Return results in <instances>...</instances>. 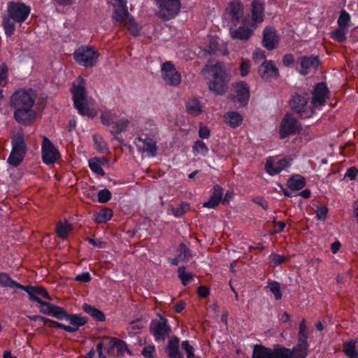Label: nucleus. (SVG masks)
Masks as SVG:
<instances>
[{
  "mask_svg": "<svg viewBox=\"0 0 358 358\" xmlns=\"http://www.w3.org/2000/svg\"><path fill=\"white\" fill-rule=\"evenodd\" d=\"M308 348V342L301 341H297L292 349L280 344L274 345L273 349L257 344L253 348L252 358H306Z\"/></svg>",
  "mask_w": 358,
  "mask_h": 358,
  "instance_id": "obj_1",
  "label": "nucleus"
},
{
  "mask_svg": "<svg viewBox=\"0 0 358 358\" xmlns=\"http://www.w3.org/2000/svg\"><path fill=\"white\" fill-rule=\"evenodd\" d=\"M50 316L58 320H66L71 325H66L59 322L58 329L64 330L69 333L76 332L80 327L85 325L88 320L86 317L80 314L69 313L63 307L57 306Z\"/></svg>",
  "mask_w": 358,
  "mask_h": 358,
  "instance_id": "obj_2",
  "label": "nucleus"
},
{
  "mask_svg": "<svg viewBox=\"0 0 358 358\" xmlns=\"http://www.w3.org/2000/svg\"><path fill=\"white\" fill-rule=\"evenodd\" d=\"M22 290L25 291L28 294L31 301L37 302L41 305L40 312L42 314L50 316L55 308L57 307V305L45 301L38 297V296H41L46 299L52 300L48 292L43 287L23 285Z\"/></svg>",
  "mask_w": 358,
  "mask_h": 358,
  "instance_id": "obj_3",
  "label": "nucleus"
},
{
  "mask_svg": "<svg viewBox=\"0 0 358 358\" xmlns=\"http://www.w3.org/2000/svg\"><path fill=\"white\" fill-rule=\"evenodd\" d=\"M212 79L208 83L209 90L215 94L222 95L227 90V75L223 63L217 62L211 68Z\"/></svg>",
  "mask_w": 358,
  "mask_h": 358,
  "instance_id": "obj_4",
  "label": "nucleus"
},
{
  "mask_svg": "<svg viewBox=\"0 0 358 358\" xmlns=\"http://www.w3.org/2000/svg\"><path fill=\"white\" fill-rule=\"evenodd\" d=\"M290 109L294 113L299 114L302 118H308L315 114L312 106H308V94L306 92H296L292 94L289 100Z\"/></svg>",
  "mask_w": 358,
  "mask_h": 358,
  "instance_id": "obj_5",
  "label": "nucleus"
},
{
  "mask_svg": "<svg viewBox=\"0 0 358 358\" xmlns=\"http://www.w3.org/2000/svg\"><path fill=\"white\" fill-rule=\"evenodd\" d=\"M99 56V52L90 45H81L73 52L76 62L85 68L95 66Z\"/></svg>",
  "mask_w": 358,
  "mask_h": 358,
  "instance_id": "obj_6",
  "label": "nucleus"
},
{
  "mask_svg": "<svg viewBox=\"0 0 358 358\" xmlns=\"http://www.w3.org/2000/svg\"><path fill=\"white\" fill-rule=\"evenodd\" d=\"M82 82L84 85H74L71 90L73 106L80 115L92 117L94 116L93 112L86 104L87 92L85 87V80L82 79Z\"/></svg>",
  "mask_w": 358,
  "mask_h": 358,
  "instance_id": "obj_7",
  "label": "nucleus"
},
{
  "mask_svg": "<svg viewBox=\"0 0 358 358\" xmlns=\"http://www.w3.org/2000/svg\"><path fill=\"white\" fill-rule=\"evenodd\" d=\"M301 130V124L291 113H286L280 124L279 135L281 139L295 135Z\"/></svg>",
  "mask_w": 358,
  "mask_h": 358,
  "instance_id": "obj_8",
  "label": "nucleus"
},
{
  "mask_svg": "<svg viewBox=\"0 0 358 358\" xmlns=\"http://www.w3.org/2000/svg\"><path fill=\"white\" fill-rule=\"evenodd\" d=\"M8 16L17 23L24 22L31 12V8L21 1H9L7 6Z\"/></svg>",
  "mask_w": 358,
  "mask_h": 358,
  "instance_id": "obj_9",
  "label": "nucleus"
},
{
  "mask_svg": "<svg viewBox=\"0 0 358 358\" xmlns=\"http://www.w3.org/2000/svg\"><path fill=\"white\" fill-rule=\"evenodd\" d=\"M159 8V16L165 21L174 18L180 11V0H155Z\"/></svg>",
  "mask_w": 358,
  "mask_h": 358,
  "instance_id": "obj_10",
  "label": "nucleus"
},
{
  "mask_svg": "<svg viewBox=\"0 0 358 358\" xmlns=\"http://www.w3.org/2000/svg\"><path fill=\"white\" fill-rule=\"evenodd\" d=\"M251 18L243 20V24L256 27L262 23L265 18V3L262 0H252L250 4Z\"/></svg>",
  "mask_w": 358,
  "mask_h": 358,
  "instance_id": "obj_11",
  "label": "nucleus"
},
{
  "mask_svg": "<svg viewBox=\"0 0 358 358\" xmlns=\"http://www.w3.org/2000/svg\"><path fill=\"white\" fill-rule=\"evenodd\" d=\"M149 329L157 342L164 341L171 332V328L168 324L167 319L162 316L160 317V320H152L150 322Z\"/></svg>",
  "mask_w": 358,
  "mask_h": 358,
  "instance_id": "obj_12",
  "label": "nucleus"
},
{
  "mask_svg": "<svg viewBox=\"0 0 358 358\" xmlns=\"http://www.w3.org/2000/svg\"><path fill=\"white\" fill-rule=\"evenodd\" d=\"M35 102V96L32 90H20L14 93L10 99V106L16 108H32Z\"/></svg>",
  "mask_w": 358,
  "mask_h": 358,
  "instance_id": "obj_13",
  "label": "nucleus"
},
{
  "mask_svg": "<svg viewBox=\"0 0 358 358\" xmlns=\"http://www.w3.org/2000/svg\"><path fill=\"white\" fill-rule=\"evenodd\" d=\"M329 96V90L325 83H317L312 91V99L310 101L312 108L315 109L324 106Z\"/></svg>",
  "mask_w": 358,
  "mask_h": 358,
  "instance_id": "obj_14",
  "label": "nucleus"
},
{
  "mask_svg": "<svg viewBox=\"0 0 358 358\" xmlns=\"http://www.w3.org/2000/svg\"><path fill=\"white\" fill-rule=\"evenodd\" d=\"M41 152L43 162L47 165L55 164L60 157L59 150L52 142L45 136L43 138Z\"/></svg>",
  "mask_w": 358,
  "mask_h": 358,
  "instance_id": "obj_15",
  "label": "nucleus"
},
{
  "mask_svg": "<svg viewBox=\"0 0 358 358\" xmlns=\"http://www.w3.org/2000/svg\"><path fill=\"white\" fill-rule=\"evenodd\" d=\"M162 76L165 83L171 86H178L181 82L180 73L170 62H166L162 64Z\"/></svg>",
  "mask_w": 358,
  "mask_h": 358,
  "instance_id": "obj_16",
  "label": "nucleus"
},
{
  "mask_svg": "<svg viewBox=\"0 0 358 358\" xmlns=\"http://www.w3.org/2000/svg\"><path fill=\"white\" fill-rule=\"evenodd\" d=\"M298 64L300 65L299 73L306 76L310 71H317L320 65V59L318 56H301L298 58Z\"/></svg>",
  "mask_w": 358,
  "mask_h": 358,
  "instance_id": "obj_17",
  "label": "nucleus"
},
{
  "mask_svg": "<svg viewBox=\"0 0 358 358\" xmlns=\"http://www.w3.org/2000/svg\"><path fill=\"white\" fill-rule=\"evenodd\" d=\"M259 75L263 80L269 82L278 78L279 71L273 60H266L259 69Z\"/></svg>",
  "mask_w": 358,
  "mask_h": 358,
  "instance_id": "obj_18",
  "label": "nucleus"
},
{
  "mask_svg": "<svg viewBox=\"0 0 358 358\" xmlns=\"http://www.w3.org/2000/svg\"><path fill=\"white\" fill-rule=\"evenodd\" d=\"M279 36L275 29L266 27L263 31L262 45L268 50L275 49L279 43Z\"/></svg>",
  "mask_w": 358,
  "mask_h": 358,
  "instance_id": "obj_19",
  "label": "nucleus"
},
{
  "mask_svg": "<svg viewBox=\"0 0 358 358\" xmlns=\"http://www.w3.org/2000/svg\"><path fill=\"white\" fill-rule=\"evenodd\" d=\"M234 88L236 93V101L242 107L246 106L250 96L249 85L245 81H239L234 85Z\"/></svg>",
  "mask_w": 358,
  "mask_h": 358,
  "instance_id": "obj_20",
  "label": "nucleus"
},
{
  "mask_svg": "<svg viewBox=\"0 0 358 358\" xmlns=\"http://www.w3.org/2000/svg\"><path fill=\"white\" fill-rule=\"evenodd\" d=\"M15 109L14 118L21 124L29 125L35 118L36 113L32 108H16Z\"/></svg>",
  "mask_w": 358,
  "mask_h": 358,
  "instance_id": "obj_21",
  "label": "nucleus"
},
{
  "mask_svg": "<svg viewBox=\"0 0 358 358\" xmlns=\"http://www.w3.org/2000/svg\"><path fill=\"white\" fill-rule=\"evenodd\" d=\"M106 339L108 341V343L106 344V350L108 352H110L111 350L115 348L118 357H123L125 352L130 355H131V352L125 341L117 338H106Z\"/></svg>",
  "mask_w": 358,
  "mask_h": 358,
  "instance_id": "obj_22",
  "label": "nucleus"
},
{
  "mask_svg": "<svg viewBox=\"0 0 358 358\" xmlns=\"http://www.w3.org/2000/svg\"><path fill=\"white\" fill-rule=\"evenodd\" d=\"M192 257V251L184 243H181L177 250V256L174 258L169 257L168 262L173 266H178L180 262H189Z\"/></svg>",
  "mask_w": 358,
  "mask_h": 358,
  "instance_id": "obj_23",
  "label": "nucleus"
},
{
  "mask_svg": "<svg viewBox=\"0 0 358 358\" xmlns=\"http://www.w3.org/2000/svg\"><path fill=\"white\" fill-rule=\"evenodd\" d=\"M187 113L193 117H197L203 113L204 106L201 99L198 97L189 98L185 102Z\"/></svg>",
  "mask_w": 358,
  "mask_h": 358,
  "instance_id": "obj_24",
  "label": "nucleus"
},
{
  "mask_svg": "<svg viewBox=\"0 0 358 358\" xmlns=\"http://www.w3.org/2000/svg\"><path fill=\"white\" fill-rule=\"evenodd\" d=\"M213 194L209 199L203 203V206L208 208H215L222 202L224 189L220 185H215L213 187Z\"/></svg>",
  "mask_w": 358,
  "mask_h": 358,
  "instance_id": "obj_25",
  "label": "nucleus"
},
{
  "mask_svg": "<svg viewBox=\"0 0 358 358\" xmlns=\"http://www.w3.org/2000/svg\"><path fill=\"white\" fill-rule=\"evenodd\" d=\"M289 166V162L285 158L278 160L276 163H273L271 160H267L265 164V171L270 176H275Z\"/></svg>",
  "mask_w": 358,
  "mask_h": 358,
  "instance_id": "obj_26",
  "label": "nucleus"
},
{
  "mask_svg": "<svg viewBox=\"0 0 358 358\" xmlns=\"http://www.w3.org/2000/svg\"><path fill=\"white\" fill-rule=\"evenodd\" d=\"M229 15L233 25L236 26L241 21L243 13V5L238 1H231L229 6Z\"/></svg>",
  "mask_w": 358,
  "mask_h": 358,
  "instance_id": "obj_27",
  "label": "nucleus"
},
{
  "mask_svg": "<svg viewBox=\"0 0 358 358\" xmlns=\"http://www.w3.org/2000/svg\"><path fill=\"white\" fill-rule=\"evenodd\" d=\"M165 351L169 358H184L180 350V338L178 336H173L168 341Z\"/></svg>",
  "mask_w": 358,
  "mask_h": 358,
  "instance_id": "obj_28",
  "label": "nucleus"
},
{
  "mask_svg": "<svg viewBox=\"0 0 358 358\" xmlns=\"http://www.w3.org/2000/svg\"><path fill=\"white\" fill-rule=\"evenodd\" d=\"M252 34L253 31L245 26H241L238 28H230V35L233 39L248 41Z\"/></svg>",
  "mask_w": 358,
  "mask_h": 358,
  "instance_id": "obj_29",
  "label": "nucleus"
},
{
  "mask_svg": "<svg viewBox=\"0 0 358 358\" xmlns=\"http://www.w3.org/2000/svg\"><path fill=\"white\" fill-rule=\"evenodd\" d=\"M12 150L10 152L19 153L25 155L27 145L22 134H17L11 141Z\"/></svg>",
  "mask_w": 358,
  "mask_h": 358,
  "instance_id": "obj_30",
  "label": "nucleus"
},
{
  "mask_svg": "<svg viewBox=\"0 0 358 358\" xmlns=\"http://www.w3.org/2000/svg\"><path fill=\"white\" fill-rule=\"evenodd\" d=\"M306 184L305 178L299 174L292 176L287 181V185L292 191L302 189L306 186Z\"/></svg>",
  "mask_w": 358,
  "mask_h": 358,
  "instance_id": "obj_31",
  "label": "nucleus"
},
{
  "mask_svg": "<svg viewBox=\"0 0 358 358\" xmlns=\"http://www.w3.org/2000/svg\"><path fill=\"white\" fill-rule=\"evenodd\" d=\"M224 120L231 127L236 128L242 124L243 117L236 111H229L224 114Z\"/></svg>",
  "mask_w": 358,
  "mask_h": 358,
  "instance_id": "obj_32",
  "label": "nucleus"
},
{
  "mask_svg": "<svg viewBox=\"0 0 358 358\" xmlns=\"http://www.w3.org/2000/svg\"><path fill=\"white\" fill-rule=\"evenodd\" d=\"M113 217V210L111 208L104 207L99 212L94 214V220L97 224L106 223L110 220Z\"/></svg>",
  "mask_w": 358,
  "mask_h": 358,
  "instance_id": "obj_33",
  "label": "nucleus"
},
{
  "mask_svg": "<svg viewBox=\"0 0 358 358\" xmlns=\"http://www.w3.org/2000/svg\"><path fill=\"white\" fill-rule=\"evenodd\" d=\"M0 285L3 287L17 288L22 289L23 285L13 280L8 273L0 272Z\"/></svg>",
  "mask_w": 358,
  "mask_h": 358,
  "instance_id": "obj_34",
  "label": "nucleus"
},
{
  "mask_svg": "<svg viewBox=\"0 0 358 358\" xmlns=\"http://www.w3.org/2000/svg\"><path fill=\"white\" fill-rule=\"evenodd\" d=\"M83 309L86 313L91 315L92 318L96 321L103 322L106 320V316L104 313L94 306L87 303H84L83 306Z\"/></svg>",
  "mask_w": 358,
  "mask_h": 358,
  "instance_id": "obj_35",
  "label": "nucleus"
},
{
  "mask_svg": "<svg viewBox=\"0 0 358 358\" xmlns=\"http://www.w3.org/2000/svg\"><path fill=\"white\" fill-rule=\"evenodd\" d=\"M138 139L143 143L142 151L147 152L150 157H155L157 155V144L155 141L150 138H146L143 141L141 138Z\"/></svg>",
  "mask_w": 358,
  "mask_h": 358,
  "instance_id": "obj_36",
  "label": "nucleus"
},
{
  "mask_svg": "<svg viewBox=\"0 0 358 358\" xmlns=\"http://www.w3.org/2000/svg\"><path fill=\"white\" fill-rule=\"evenodd\" d=\"M129 16L127 3L121 2L117 8L115 9L113 18L115 21L125 20Z\"/></svg>",
  "mask_w": 358,
  "mask_h": 358,
  "instance_id": "obj_37",
  "label": "nucleus"
},
{
  "mask_svg": "<svg viewBox=\"0 0 358 358\" xmlns=\"http://www.w3.org/2000/svg\"><path fill=\"white\" fill-rule=\"evenodd\" d=\"M15 22L10 17L8 16H4L3 17L2 20V26L3 27L5 34L8 37H10L12 35H13L15 30Z\"/></svg>",
  "mask_w": 358,
  "mask_h": 358,
  "instance_id": "obj_38",
  "label": "nucleus"
},
{
  "mask_svg": "<svg viewBox=\"0 0 358 358\" xmlns=\"http://www.w3.org/2000/svg\"><path fill=\"white\" fill-rule=\"evenodd\" d=\"M125 27L133 36L136 37L140 34L141 27L136 22L133 17L127 18Z\"/></svg>",
  "mask_w": 358,
  "mask_h": 358,
  "instance_id": "obj_39",
  "label": "nucleus"
},
{
  "mask_svg": "<svg viewBox=\"0 0 358 358\" xmlns=\"http://www.w3.org/2000/svg\"><path fill=\"white\" fill-rule=\"evenodd\" d=\"M266 288L274 295L275 299L278 301L282 299V294L280 289V284L275 280H269Z\"/></svg>",
  "mask_w": 358,
  "mask_h": 358,
  "instance_id": "obj_40",
  "label": "nucleus"
},
{
  "mask_svg": "<svg viewBox=\"0 0 358 358\" xmlns=\"http://www.w3.org/2000/svg\"><path fill=\"white\" fill-rule=\"evenodd\" d=\"M346 29L347 28L338 26V28L331 32V38L338 43H344L346 41Z\"/></svg>",
  "mask_w": 358,
  "mask_h": 358,
  "instance_id": "obj_41",
  "label": "nucleus"
},
{
  "mask_svg": "<svg viewBox=\"0 0 358 358\" xmlns=\"http://www.w3.org/2000/svg\"><path fill=\"white\" fill-rule=\"evenodd\" d=\"M208 150V146L201 140H196L192 146V151L194 155H201L206 156Z\"/></svg>",
  "mask_w": 358,
  "mask_h": 358,
  "instance_id": "obj_42",
  "label": "nucleus"
},
{
  "mask_svg": "<svg viewBox=\"0 0 358 358\" xmlns=\"http://www.w3.org/2000/svg\"><path fill=\"white\" fill-rule=\"evenodd\" d=\"M71 230L70 225L66 221V224H63L62 222H59L56 225V234L58 237L62 239L67 238L68 234Z\"/></svg>",
  "mask_w": 358,
  "mask_h": 358,
  "instance_id": "obj_43",
  "label": "nucleus"
},
{
  "mask_svg": "<svg viewBox=\"0 0 358 358\" xmlns=\"http://www.w3.org/2000/svg\"><path fill=\"white\" fill-rule=\"evenodd\" d=\"M186 267L182 266L178 269V276L184 286H187L190 280L193 279V275L190 272H186Z\"/></svg>",
  "mask_w": 358,
  "mask_h": 358,
  "instance_id": "obj_44",
  "label": "nucleus"
},
{
  "mask_svg": "<svg viewBox=\"0 0 358 358\" xmlns=\"http://www.w3.org/2000/svg\"><path fill=\"white\" fill-rule=\"evenodd\" d=\"M88 165L91 171L101 176L106 175L105 171L101 168L99 161L96 158H91L88 160Z\"/></svg>",
  "mask_w": 358,
  "mask_h": 358,
  "instance_id": "obj_45",
  "label": "nucleus"
},
{
  "mask_svg": "<svg viewBox=\"0 0 358 358\" xmlns=\"http://www.w3.org/2000/svg\"><path fill=\"white\" fill-rule=\"evenodd\" d=\"M308 334L306 327V321L303 319L299 327V332L297 335V341H308Z\"/></svg>",
  "mask_w": 358,
  "mask_h": 358,
  "instance_id": "obj_46",
  "label": "nucleus"
},
{
  "mask_svg": "<svg viewBox=\"0 0 358 358\" xmlns=\"http://www.w3.org/2000/svg\"><path fill=\"white\" fill-rule=\"evenodd\" d=\"M24 156L25 155L22 154L10 152L8 157L7 162L13 166H17L22 163Z\"/></svg>",
  "mask_w": 358,
  "mask_h": 358,
  "instance_id": "obj_47",
  "label": "nucleus"
},
{
  "mask_svg": "<svg viewBox=\"0 0 358 358\" xmlns=\"http://www.w3.org/2000/svg\"><path fill=\"white\" fill-rule=\"evenodd\" d=\"M141 355L144 358H157L156 348L153 344L148 345L142 349Z\"/></svg>",
  "mask_w": 358,
  "mask_h": 358,
  "instance_id": "obj_48",
  "label": "nucleus"
},
{
  "mask_svg": "<svg viewBox=\"0 0 358 358\" xmlns=\"http://www.w3.org/2000/svg\"><path fill=\"white\" fill-rule=\"evenodd\" d=\"M128 126V121L126 120H119L118 121L114 122L113 124V132L120 134L124 131Z\"/></svg>",
  "mask_w": 358,
  "mask_h": 358,
  "instance_id": "obj_49",
  "label": "nucleus"
},
{
  "mask_svg": "<svg viewBox=\"0 0 358 358\" xmlns=\"http://www.w3.org/2000/svg\"><path fill=\"white\" fill-rule=\"evenodd\" d=\"M350 20V14L346 10H342L337 21L338 26L348 28Z\"/></svg>",
  "mask_w": 358,
  "mask_h": 358,
  "instance_id": "obj_50",
  "label": "nucleus"
},
{
  "mask_svg": "<svg viewBox=\"0 0 358 358\" xmlns=\"http://www.w3.org/2000/svg\"><path fill=\"white\" fill-rule=\"evenodd\" d=\"M189 209L187 202H182L178 207L172 208V213L176 217H181Z\"/></svg>",
  "mask_w": 358,
  "mask_h": 358,
  "instance_id": "obj_51",
  "label": "nucleus"
},
{
  "mask_svg": "<svg viewBox=\"0 0 358 358\" xmlns=\"http://www.w3.org/2000/svg\"><path fill=\"white\" fill-rule=\"evenodd\" d=\"M181 348L186 352L187 358H195V349L190 345L189 341L186 340L181 343Z\"/></svg>",
  "mask_w": 358,
  "mask_h": 358,
  "instance_id": "obj_52",
  "label": "nucleus"
},
{
  "mask_svg": "<svg viewBox=\"0 0 358 358\" xmlns=\"http://www.w3.org/2000/svg\"><path fill=\"white\" fill-rule=\"evenodd\" d=\"M93 141L96 145V150L100 152H105V151L108 149L106 143L103 140V138L98 136H93Z\"/></svg>",
  "mask_w": 358,
  "mask_h": 358,
  "instance_id": "obj_53",
  "label": "nucleus"
},
{
  "mask_svg": "<svg viewBox=\"0 0 358 358\" xmlns=\"http://www.w3.org/2000/svg\"><path fill=\"white\" fill-rule=\"evenodd\" d=\"M114 117L113 113L109 110L103 111L101 115V122L106 126L113 125Z\"/></svg>",
  "mask_w": 358,
  "mask_h": 358,
  "instance_id": "obj_54",
  "label": "nucleus"
},
{
  "mask_svg": "<svg viewBox=\"0 0 358 358\" xmlns=\"http://www.w3.org/2000/svg\"><path fill=\"white\" fill-rule=\"evenodd\" d=\"M269 259L271 260V262L273 264V266L276 267L287 261V257L284 255L273 252L269 255Z\"/></svg>",
  "mask_w": 358,
  "mask_h": 358,
  "instance_id": "obj_55",
  "label": "nucleus"
},
{
  "mask_svg": "<svg viewBox=\"0 0 358 358\" xmlns=\"http://www.w3.org/2000/svg\"><path fill=\"white\" fill-rule=\"evenodd\" d=\"M112 198L111 192L106 188L102 189L98 192V201L99 203H106Z\"/></svg>",
  "mask_w": 358,
  "mask_h": 358,
  "instance_id": "obj_56",
  "label": "nucleus"
},
{
  "mask_svg": "<svg viewBox=\"0 0 358 358\" xmlns=\"http://www.w3.org/2000/svg\"><path fill=\"white\" fill-rule=\"evenodd\" d=\"M315 213L318 220L324 222L328 213V208L326 206H318L316 208Z\"/></svg>",
  "mask_w": 358,
  "mask_h": 358,
  "instance_id": "obj_57",
  "label": "nucleus"
},
{
  "mask_svg": "<svg viewBox=\"0 0 358 358\" xmlns=\"http://www.w3.org/2000/svg\"><path fill=\"white\" fill-rule=\"evenodd\" d=\"M250 69V61L247 59L243 58L240 64V73L242 77H245L248 75Z\"/></svg>",
  "mask_w": 358,
  "mask_h": 358,
  "instance_id": "obj_58",
  "label": "nucleus"
},
{
  "mask_svg": "<svg viewBox=\"0 0 358 358\" xmlns=\"http://www.w3.org/2000/svg\"><path fill=\"white\" fill-rule=\"evenodd\" d=\"M8 78V68L4 64H0V85H3L6 83Z\"/></svg>",
  "mask_w": 358,
  "mask_h": 358,
  "instance_id": "obj_59",
  "label": "nucleus"
},
{
  "mask_svg": "<svg viewBox=\"0 0 358 358\" xmlns=\"http://www.w3.org/2000/svg\"><path fill=\"white\" fill-rule=\"evenodd\" d=\"M37 321L42 322L44 324H48L50 327L58 329L59 322L48 317L39 315Z\"/></svg>",
  "mask_w": 358,
  "mask_h": 358,
  "instance_id": "obj_60",
  "label": "nucleus"
},
{
  "mask_svg": "<svg viewBox=\"0 0 358 358\" xmlns=\"http://www.w3.org/2000/svg\"><path fill=\"white\" fill-rule=\"evenodd\" d=\"M358 174V169L355 166L348 168L344 175V178H348L350 180H354L357 178Z\"/></svg>",
  "mask_w": 358,
  "mask_h": 358,
  "instance_id": "obj_61",
  "label": "nucleus"
},
{
  "mask_svg": "<svg viewBox=\"0 0 358 358\" xmlns=\"http://www.w3.org/2000/svg\"><path fill=\"white\" fill-rule=\"evenodd\" d=\"M355 350V342L350 341L343 343V351L345 355H348L349 353L353 352Z\"/></svg>",
  "mask_w": 358,
  "mask_h": 358,
  "instance_id": "obj_62",
  "label": "nucleus"
},
{
  "mask_svg": "<svg viewBox=\"0 0 358 358\" xmlns=\"http://www.w3.org/2000/svg\"><path fill=\"white\" fill-rule=\"evenodd\" d=\"M294 57L292 54L287 53L284 55L282 57V63L285 66L290 67L292 65L294 64Z\"/></svg>",
  "mask_w": 358,
  "mask_h": 358,
  "instance_id": "obj_63",
  "label": "nucleus"
},
{
  "mask_svg": "<svg viewBox=\"0 0 358 358\" xmlns=\"http://www.w3.org/2000/svg\"><path fill=\"white\" fill-rule=\"evenodd\" d=\"M75 280L78 282H89L92 280V276L89 272H83L81 274L78 275Z\"/></svg>",
  "mask_w": 358,
  "mask_h": 358,
  "instance_id": "obj_64",
  "label": "nucleus"
}]
</instances>
